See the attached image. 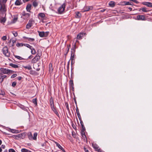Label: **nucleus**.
Returning a JSON list of instances; mask_svg holds the SVG:
<instances>
[{"label": "nucleus", "mask_w": 152, "mask_h": 152, "mask_svg": "<svg viewBox=\"0 0 152 152\" xmlns=\"http://www.w3.org/2000/svg\"><path fill=\"white\" fill-rule=\"evenodd\" d=\"M76 48V43H75L71 49L70 60L71 61L72 64L73 62V63H74V61H73L75 59V56Z\"/></svg>", "instance_id": "f257e3e1"}, {"label": "nucleus", "mask_w": 152, "mask_h": 152, "mask_svg": "<svg viewBox=\"0 0 152 152\" xmlns=\"http://www.w3.org/2000/svg\"><path fill=\"white\" fill-rule=\"evenodd\" d=\"M41 55V53H37L36 56L32 59V62L33 63L37 62L40 59Z\"/></svg>", "instance_id": "f03ea898"}, {"label": "nucleus", "mask_w": 152, "mask_h": 152, "mask_svg": "<svg viewBox=\"0 0 152 152\" xmlns=\"http://www.w3.org/2000/svg\"><path fill=\"white\" fill-rule=\"evenodd\" d=\"M2 51L3 53L5 56L7 57H9L10 56V53L8 51V49L7 47L5 46L2 49Z\"/></svg>", "instance_id": "7ed1b4c3"}, {"label": "nucleus", "mask_w": 152, "mask_h": 152, "mask_svg": "<svg viewBox=\"0 0 152 152\" xmlns=\"http://www.w3.org/2000/svg\"><path fill=\"white\" fill-rule=\"evenodd\" d=\"M66 5L65 3L63 4L61 6H60L58 9V13L59 14L62 13L65 10Z\"/></svg>", "instance_id": "20e7f679"}, {"label": "nucleus", "mask_w": 152, "mask_h": 152, "mask_svg": "<svg viewBox=\"0 0 152 152\" xmlns=\"http://www.w3.org/2000/svg\"><path fill=\"white\" fill-rule=\"evenodd\" d=\"M34 23V21L33 20L31 19L28 22L26 25V28L28 29H29L33 26Z\"/></svg>", "instance_id": "39448f33"}, {"label": "nucleus", "mask_w": 152, "mask_h": 152, "mask_svg": "<svg viewBox=\"0 0 152 152\" xmlns=\"http://www.w3.org/2000/svg\"><path fill=\"white\" fill-rule=\"evenodd\" d=\"M1 70L3 74H7L10 73L11 71V70L8 69L1 68Z\"/></svg>", "instance_id": "423d86ee"}, {"label": "nucleus", "mask_w": 152, "mask_h": 152, "mask_svg": "<svg viewBox=\"0 0 152 152\" xmlns=\"http://www.w3.org/2000/svg\"><path fill=\"white\" fill-rule=\"evenodd\" d=\"M137 19L139 20H145L146 19L144 15H139L137 16Z\"/></svg>", "instance_id": "0eeeda50"}, {"label": "nucleus", "mask_w": 152, "mask_h": 152, "mask_svg": "<svg viewBox=\"0 0 152 152\" xmlns=\"http://www.w3.org/2000/svg\"><path fill=\"white\" fill-rule=\"evenodd\" d=\"M86 33H80L77 35V38L78 39L80 40L82 39L84 36L86 34Z\"/></svg>", "instance_id": "6e6552de"}, {"label": "nucleus", "mask_w": 152, "mask_h": 152, "mask_svg": "<svg viewBox=\"0 0 152 152\" xmlns=\"http://www.w3.org/2000/svg\"><path fill=\"white\" fill-rule=\"evenodd\" d=\"M69 86L70 88L73 91H74V84L72 80H70L69 81Z\"/></svg>", "instance_id": "1a4fd4ad"}, {"label": "nucleus", "mask_w": 152, "mask_h": 152, "mask_svg": "<svg viewBox=\"0 0 152 152\" xmlns=\"http://www.w3.org/2000/svg\"><path fill=\"white\" fill-rule=\"evenodd\" d=\"M30 15L29 13L23 12L22 14V16L24 19H26L29 17Z\"/></svg>", "instance_id": "9d476101"}, {"label": "nucleus", "mask_w": 152, "mask_h": 152, "mask_svg": "<svg viewBox=\"0 0 152 152\" xmlns=\"http://www.w3.org/2000/svg\"><path fill=\"white\" fill-rule=\"evenodd\" d=\"M142 4L148 7H152V3L149 2H144L142 3Z\"/></svg>", "instance_id": "9b49d317"}, {"label": "nucleus", "mask_w": 152, "mask_h": 152, "mask_svg": "<svg viewBox=\"0 0 152 152\" xmlns=\"http://www.w3.org/2000/svg\"><path fill=\"white\" fill-rule=\"evenodd\" d=\"M52 110L54 112V113L58 117H59V114L56 110V107L54 106L51 107Z\"/></svg>", "instance_id": "f8f14e48"}, {"label": "nucleus", "mask_w": 152, "mask_h": 152, "mask_svg": "<svg viewBox=\"0 0 152 152\" xmlns=\"http://www.w3.org/2000/svg\"><path fill=\"white\" fill-rule=\"evenodd\" d=\"M1 13L3 16H4V17H2L1 18L0 21L1 23H4L6 22V19L5 18L6 15L5 16V14H3L2 12H1Z\"/></svg>", "instance_id": "ddd939ff"}, {"label": "nucleus", "mask_w": 152, "mask_h": 152, "mask_svg": "<svg viewBox=\"0 0 152 152\" xmlns=\"http://www.w3.org/2000/svg\"><path fill=\"white\" fill-rule=\"evenodd\" d=\"M55 143L56 144V146H57L59 149L62 150L63 152H66L65 150L59 143L56 142H55Z\"/></svg>", "instance_id": "4468645a"}, {"label": "nucleus", "mask_w": 152, "mask_h": 152, "mask_svg": "<svg viewBox=\"0 0 152 152\" xmlns=\"http://www.w3.org/2000/svg\"><path fill=\"white\" fill-rule=\"evenodd\" d=\"M22 4L21 0H17L15 3V4L16 6L20 5Z\"/></svg>", "instance_id": "2eb2a0df"}, {"label": "nucleus", "mask_w": 152, "mask_h": 152, "mask_svg": "<svg viewBox=\"0 0 152 152\" xmlns=\"http://www.w3.org/2000/svg\"><path fill=\"white\" fill-rule=\"evenodd\" d=\"M92 146L93 148L96 151H97L99 149V146L96 143H93L92 144Z\"/></svg>", "instance_id": "dca6fc26"}, {"label": "nucleus", "mask_w": 152, "mask_h": 152, "mask_svg": "<svg viewBox=\"0 0 152 152\" xmlns=\"http://www.w3.org/2000/svg\"><path fill=\"white\" fill-rule=\"evenodd\" d=\"M50 103L51 107L54 106V101L52 97H51L49 100Z\"/></svg>", "instance_id": "f3484780"}, {"label": "nucleus", "mask_w": 152, "mask_h": 152, "mask_svg": "<svg viewBox=\"0 0 152 152\" xmlns=\"http://www.w3.org/2000/svg\"><path fill=\"white\" fill-rule=\"evenodd\" d=\"M49 72H52L53 71V65L51 63L49 64Z\"/></svg>", "instance_id": "a211bd4d"}, {"label": "nucleus", "mask_w": 152, "mask_h": 152, "mask_svg": "<svg viewBox=\"0 0 152 152\" xmlns=\"http://www.w3.org/2000/svg\"><path fill=\"white\" fill-rule=\"evenodd\" d=\"M31 4H28L26 7V10L28 12H30L31 10Z\"/></svg>", "instance_id": "6ab92c4d"}, {"label": "nucleus", "mask_w": 152, "mask_h": 152, "mask_svg": "<svg viewBox=\"0 0 152 152\" xmlns=\"http://www.w3.org/2000/svg\"><path fill=\"white\" fill-rule=\"evenodd\" d=\"M142 10V11L144 12H147L149 11L148 10V9L145 7H143L140 9V10Z\"/></svg>", "instance_id": "aec40b11"}, {"label": "nucleus", "mask_w": 152, "mask_h": 152, "mask_svg": "<svg viewBox=\"0 0 152 152\" xmlns=\"http://www.w3.org/2000/svg\"><path fill=\"white\" fill-rule=\"evenodd\" d=\"M28 136L29 140H32L33 139V136L31 132H29L28 133Z\"/></svg>", "instance_id": "412c9836"}, {"label": "nucleus", "mask_w": 152, "mask_h": 152, "mask_svg": "<svg viewBox=\"0 0 152 152\" xmlns=\"http://www.w3.org/2000/svg\"><path fill=\"white\" fill-rule=\"evenodd\" d=\"M115 3L114 1H110L109 3V5L111 7H113L115 6Z\"/></svg>", "instance_id": "4be33fe9"}, {"label": "nucleus", "mask_w": 152, "mask_h": 152, "mask_svg": "<svg viewBox=\"0 0 152 152\" xmlns=\"http://www.w3.org/2000/svg\"><path fill=\"white\" fill-rule=\"evenodd\" d=\"M7 76L6 75H3L1 76L0 78V82L1 83L4 80V79Z\"/></svg>", "instance_id": "5701e85b"}, {"label": "nucleus", "mask_w": 152, "mask_h": 152, "mask_svg": "<svg viewBox=\"0 0 152 152\" xmlns=\"http://www.w3.org/2000/svg\"><path fill=\"white\" fill-rule=\"evenodd\" d=\"M38 16L39 17L42 18H44L45 17V15L44 13H40L39 14Z\"/></svg>", "instance_id": "b1692460"}, {"label": "nucleus", "mask_w": 152, "mask_h": 152, "mask_svg": "<svg viewBox=\"0 0 152 152\" xmlns=\"http://www.w3.org/2000/svg\"><path fill=\"white\" fill-rule=\"evenodd\" d=\"M38 32L39 33V36L41 37H44V31H38Z\"/></svg>", "instance_id": "393cba45"}, {"label": "nucleus", "mask_w": 152, "mask_h": 152, "mask_svg": "<svg viewBox=\"0 0 152 152\" xmlns=\"http://www.w3.org/2000/svg\"><path fill=\"white\" fill-rule=\"evenodd\" d=\"M10 66L14 68H18L19 67V66L18 65L16 64H14L12 63H11L10 64Z\"/></svg>", "instance_id": "a878e982"}, {"label": "nucleus", "mask_w": 152, "mask_h": 152, "mask_svg": "<svg viewBox=\"0 0 152 152\" xmlns=\"http://www.w3.org/2000/svg\"><path fill=\"white\" fill-rule=\"evenodd\" d=\"M18 19V17L17 16V15L14 16L13 19L12 20V22L13 23H15L17 20Z\"/></svg>", "instance_id": "bb28decb"}, {"label": "nucleus", "mask_w": 152, "mask_h": 152, "mask_svg": "<svg viewBox=\"0 0 152 152\" xmlns=\"http://www.w3.org/2000/svg\"><path fill=\"white\" fill-rule=\"evenodd\" d=\"M31 53L32 54H35L36 53V52L35 50L34 49V48L32 47L31 49Z\"/></svg>", "instance_id": "cd10ccee"}, {"label": "nucleus", "mask_w": 152, "mask_h": 152, "mask_svg": "<svg viewBox=\"0 0 152 152\" xmlns=\"http://www.w3.org/2000/svg\"><path fill=\"white\" fill-rule=\"evenodd\" d=\"M81 16L80 13L79 12H76L75 13V16L76 18H78L80 17Z\"/></svg>", "instance_id": "c85d7f7f"}, {"label": "nucleus", "mask_w": 152, "mask_h": 152, "mask_svg": "<svg viewBox=\"0 0 152 152\" xmlns=\"http://www.w3.org/2000/svg\"><path fill=\"white\" fill-rule=\"evenodd\" d=\"M23 67L25 69H28L29 70H31L32 69L30 65H28L27 66H23Z\"/></svg>", "instance_id": "c756f323"}, {"label": "nucleus", "mask_w": 152, "mask_h": 152, "mask_svg": "<svg viewBox=\"0 0 152 152\" xmlns=\"http://www.w3.org/2000/svg\"><path fill=\"white\" fill-rule=\"evenodd\" d=\"M38 133L37 132H35L34 134V137H33V139L34 140H37V136Z\"/></svg>", "instance_id": "7c9ffc66"}, {"label": "nucleus", "mask_w": 152, "mask_h": 152, "mask_svg": "<svg viewBox=\"0 0 152 152\" xmlns=\"http://www.w3.org/2000/svg\"><path fill=\"white\" fill-rule=\"evenodd\" d=\"M38 3L36 1H34L33 2V5L34 7H37L38 6Z\"/></svg>", "instance_id": "2f4dec72"}, {"label": "nucleus", "mask_w": 152, "mask_h": 152, "mask_svg": "<svg viewBox=\"0 0 152 152\" xmlns=\"http://www.w3.org/2000/svg\"><path fill=\"white\" fill-rule=\"evenodd\" d=\"M91 9L90 7H86L84 8V11H87Z\"/></svg>", "instance_id": "473e14b6"}, {"label": "nucleus", "mask_w": 152, "mask_h": 152, "mask_svg": "<svg viewBox=\"0 0 152 152\" xmlns=\"http://www.w3.org/2000/svg\"><path fill=\"white\" fill-rule=\"evenodd\" d=\"M32 102L33 103H34L36 105H37V99H33L32 100Z\"/></svg>", "instance_id": "72a5a7b5"}, {"label": "nucleus", "mask_w": 152, "mask_h": 152, "mask_svg": "<svg viewBox=\"0 0 152 152\" xmlns=\"http://www.w3.org/2000/svg\"><path fill=\"white\" fill-rule=\"evenodd\" d=\"M70 47V45H67V48L66 50V54H67L68 52L69 51V49Z\"/></svg>", "instance_id": "f704fd0d"}, {"label": "nucleus", "mask_w": 152, "mask_h": 152, "mask_svg": "<svg viewBox=\"0 0 152 152\" xmlns=\"http://www.w3.org/2000/svg\"><path fill=\"white\" fill-rule=\"evenodd\" d=\"M22 136V135L21 134H18V135L15 136V138L17 139H18L19 138L21 137Z\"/></svg>", "instance_id": "c9c22d12"}, {"label": "nucleus", "mask_w": 152, "mask_h": 152, "mask_svg": "<svg viewBox=\"0 0 152 152\" xmlns=\"http://www.w3.org/2000/svg\"><path fill=\"white\" fill-rule=\"evenodd\" d=\"M24 45L28 47V48H29L30 49H31V48L32 47L31 46H30L29 44H24Z\"/></svg>", "instance_id": "e433bc0d"}, {"label": "nucleus", "mask_w": 152, "mask_h": 152, "mask_svg": "<svg viewBox=\"0 0 152 152\" xmlns=\"http://www.w3.org/2000/svg\"><path fill=\"white\" fill-rule=\"evenodd\" d=\"M0 94L4 96L5 95V93L4 91L2 90H0Z\"/></svg>", "instance_id": "4c0bfd02"}, {"label": "nucleus", "mask_w": 152, "mask_h": 152, "mask_svg": "<svg viewBox=\"0 0 152 152\" xmlns=\"http://www.w3.org/2000/svg\"><path fill=\"white\" fill-rule=\"evenodd\" d=\"M49 31H46L45 32H44V37H46L48 36L49 34Z\"/></svg>", "instance_id": "58836bf2"}, {"label": "nucleus", "mask_w": 152, "mask_h": 152, "mask_svg": "<svg viewBox=\"0 0 152 152\" xmlns=\"http://www.w3.org/2000/svg\"><path fill=\"white\" fill-rule=\"evenodd\" d=\"M23 45L24 44L22 43H18L16 44V46L18 47L23 46Z\"/></svg>", "instance_id": "ea45409f"}, {"label": "nucleus", "mask_w": 152, "mask_h": 152, "mask_svg": "<svg viewBox=\"0 0 152 152\" xmlns=\"http://www.w3.org/2000/svg\"><path fill=\"white\" fill-rule=\"evenodd\" d=\"M28 150L25 148H22L21 150L22 152H28Z\"/></svg>", "instance_id": "a19ab883"}, {"label": "nucleus", "mask_w": 152, "mask_h": 152, "mask_svg": "<svg viewBox=\"0 0 152 152\" xmlns=\"http://www.w3.org/2000/svg\"><path fill=\"white\" fill-rule=\"evenodd\" d=\"M15 57L16 58H18V59L20 60H23V58L21 57H20L19 56H15Z\"/></svg>", "instance_id": "79ce46f5"}, {"label": "nucleus", "mask_w": 152, "mask_h": 152, "mask_svg": "<svg viewBox=\"0 0 152 152\" xmlns=\"http://www.w3.org/2000/svg\"><path fill=\"white\" fill-rule=\"evenodd\" d=\"M125 5H132V4L129 2H124Z\"/></svg>", "instance_id": "37998d69"}, {"label": "nucleus", "mask_w": 152, "mask_h": 152, "mask_svg": "<svg viewBox=\"0 0 152 152\" xmlns=\"http://www.w3.org/2000/svg\"><path fill=\"white\" fill-rule=\"evenodd\" d=\"M28 40L29 41L33 42L34 41L35 39L33 38H28Z\"/></svg>", "instance_id": "c03bdc74"}, {"label": "nucleus", "mask_w": 152, "mask_h": 152, "mask_svg": "<svg viewBox=\"0 0 152 152\" xmlns=\"http://www.w3.org/2000/svg\"><path fill=\"white\" fill-rule=\"evenodd\" d=\"M17 75L16 74L12 75L11 77V78H13L17 76Z\"/></svg>", "instance_id": "a18cd8bd"}, {"label": "nucleus", "mask_w": 152, "mask_h": 152, "mask_svg": "<svg viewBox=\"0 0 152 152\" xmlns=\"http://www.w3.org/2000/svg\"><path fill=\"white\" fill-rule=\"evenodd\" d=\"M17 84V83L15 82H14L12 83V87H14Z\"/></svg>", "instance_id": "49530a36"}, {"label": "nucleus", "mask_w": 152, "mask_h": 152, "mask_svg": "<svg viewBox=\"0 0 152 152\" xmlns=\"http://www.w3.org/2000/svg\"><path fill=\"white\" fill-rule=\"evenodd\" d=\"M9 152H15V151L14 149L11 148L9 150Z\"/></svg>", "instance_id": "de8ad7c7"}, {"label": "nucleus", "mask_w": 152, "mask_h": 152, "mask_svg": "<svg viewBox=\"0 0 152 152\" xmlns=\"http://www.w3.org/2000/svg\"><path fill=\"white\" fill-rule=\"evenodd\" d=\"M7 37L6 36H4L1 38V39L3 40H6L7 39Z\"/></svg>", "instance_id": "09e8293b"}, {"label": "nucleus", "mask_w": 152, "mask_h": 152, "mask_svg": "<svg viewBox=\"0 0 152 152\" xmlns=\"http://www.w3.org/2000/svg\"><path fill=\"white\" fill-rule=\"evenodd\" d=\"M13 34L14 36L15 37L17 36L18 35V33L16 32H13Z\"/></svg>", "instance_id": "8fccbe9b"}, {"label": "nucleus", "mask_w": 152, "mask_h": 152, "mask_svg": "<svg viewBox=\"0 0 152 152\" xmlns=\"http://www.w3.org/2000/svg\"><path fill=\"white\" fill-rule=\"evenodd\" d=\"M84 150L85 152H89V151L86 148H85V147H84Z\"/></svg>", "instance_id": "3c124183"}, {"label": "nucleus", "mask_w": 152, "mask_h": 152, "mask_svg": "<svg viewBox=\"0 0 152 152\" xmlns=\"http://www.w3.org/2000/svg\"><path fill=\"white\" fill-rule=\"evenodd\" d=\"M12 46H13L14 45V44L15 43L16 41L15 40H12Z\"/></svg>", "instance_id": "603ef678"}, {"label": "nucleus", "mask_w": 152, "mask_h": 152, "mask_svg": "<svg viewBox=\"0 0 152 152\" xmlns=\"http://www.w3.org/2000/svg\"><path fill=\"white\" fill-rule=\"evenodd\" d=\"M80 124L83 127L84 126L83 123L82 121H80Z\"/></svg>", "instance_id": "864d4df0"}, {"label": "nucleus", "mask_w": 152, "mask_h": 152, "mask_svg": "<svg viewBox=\"0 0 152 152\" xmlns=\"http://www.w3.org/2000/svg\"><path fill=\"white\" fill-rule=\"evenodd\" d=\"M1 148H2L3 149H4L5 148V145H1Z\"/></svg>", "instance_id": "5fc2aeb1"}, {"label": "nucleus", "mask_w": 152, "mask_h": 152, "mask_svg": "<svg viewBox=\"0 0 152 152\" xmlns=\"http://www.w3.org/2000/svg\"><path fill=\"white\" fill-rule=\"evenodd\" d=\"M11 131L13 133H15L16 131L15 130L12 129L11 130Z\"/></svg>", "instance_id": "6e6d98bb"}, {"label": "nucleus", "mask_w": 152, "mask_h": 152, "mask_svg": "<svg viewBox=\"0 0 152 152\" xmlns=\"http://www.w3.org/2000/svg\"><path fill=\"white\" fill-rule=\"evenodd\" d=\"M82 131H85V130H86V129H85V127L84 126H83V127L82 126Z\"/></svg>", "instance_id": "4d7b16f0"}, {"label": "nucleus", "mask_w": 152, "mask_h": 152, "mask_svg": "<svg viewBox=\"0 0 152 152\" xmlns=\"http://www.w3.org/2000/svg\"><path fill=\"white\" fill-rule=\"evenodd\" d=\"M22 77H18V80H21V79H22Z\"/></svg>", "instance_id": "13d9d810"}, {"label": "nucleus", "mask_w": 152, "mask_h": 152, "mask_svg": "<svg viewBox=\"0 0 152 152\" xmlns=\"http://www.w3.org/2000/svg\"><path fill=\"white\" fill-rule=\"evenodd\" d=\"M3 75L2 72L1 70V69H0V76H1Z\"/></svg>", "instance_id": "bf43d9fd"}, {"label": "nucleus", "mask_w": 152, "mask_h": 152, "mask_svg": "<svg viewBox=\"0 0 152 152\" xmlns=\"http://www.w3.org/2000/svg\"><path fill=\"white\" fill-rule=\"evenodd\" d=\"M33 58V56L31 55L30 56H29L28 58L29 59H31Z\"/></svg>", "instance_id": "052dcab7"}, {"label": "nucleus", "mask_w": 152, "mask_h": 152, "mask_svg": "<svg viewBox=\"0 0 152 152\" xmlns=\"http://www.w3.org/2000/svg\"><path fill=\"white\" fill-rule=\"evenodd\" d=\"M105 9H102V10H101L100 11L102 12H104V11H105Z\"/></svg>", "instance_id": "680f3d73"}, {"label": "nucleus", "mask_w": 152, "mask_h": 152, "mask_svg": "<svg viewBox=\"0 0 152 152\" xmlns=\"http://www.w3.org/2000/svg\"><path fill=\"white\" fill-rule=\"evenodd\" d=\"M77 115L78 116V118H80L81 117V116H80V114H77Z\"/></svg>", "instance_id": "e2e57ef3"}, {"label": "nucleus", "mask_w": 152, "mask_h": 152, "mask_svg": "<svg viewBox=\"0 0 152 152\" xmlns=\"http://www.w3.org/2000/svg\"><path fill=\"white\" fill-rule=\"evenodd\" d=\"M76 38H75L74 39L75 40V39H76V42H79V41L77 40V39H76Z\"/></svg>", "instance_id": "0e129e2a"}, {"label": "nucleus", "mask_w": 152, "mask_h": 152, "mask_svg": "<svg viewBox=\"0 0 152 152\" xmlns=\"http://www.w3.org/2000/svg\"><path fill=\"white\" fill-rule=\"evenodd\" d=\"M128 9H129V10L130 11H132V8H131V7H129L128 8Z\"/></svg>", "instance_id": "69168bd1"}, {"label": "nucleus", "mask_w": 152, "mask_h": 152, "mask_svg": "<svg viewBox=\"0 0 152 152\" xmlns=\"http://www.w3.org/2000/svg\"><path fill=\"white\" fill-rule=\"evenodd\" d=\"M23 38L24 39H28V37H23Z\"/></svg>", "instance_id": "338daca9"}, {"label": "nucleus", "mask_w": 152, "mask_h": 152, "mask_svg": "<svg viewBox=\"0 0 152 152\" xmlns=\"http://www.w3.org/2000/svg\"><path fill=\"white\" fill-rule=\"evenodd\" d=\"M76 113H77V114H80L79 110H78L77 111H76Z\"/></svg>", "instance_id": "774afa93"}]
</instances>
